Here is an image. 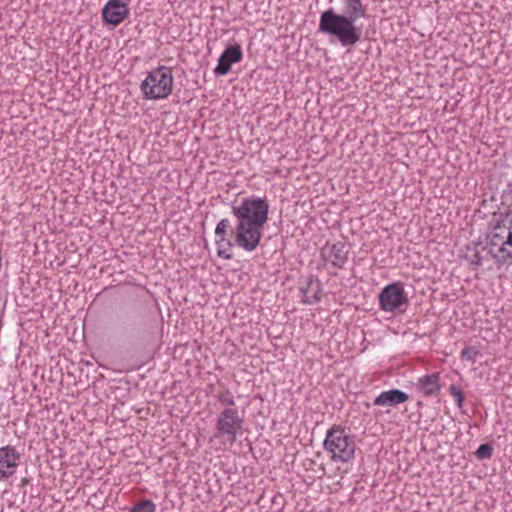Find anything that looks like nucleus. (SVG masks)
<instances>
[{
    "label": "nucleus",
    "mask_w": 512,
    "mask_h": 512,
    "mask_svg": "<svg viewBox=\"0 0 512 512\" xmlns=\"http://www.w3.org/2000/svg\"><path fill=\"white\" fill-rule=\"evenodd\" d=\"M29 482H30V480L28 478L24 477L21 479V486H26L29 484Z\"/></svg>",
    "instance_id": "obj_23"
},
{
    "label": "nucleus",
    "mask_w": 512,
    "mask_h": 512,
    "mask_svg": "<svg viewBox=\"0 0 512 512\" xmlns=\"http://www.w3.org/2000/svg\"><path fill=\"white\" fill-rule=\"evenodd\" d=\"M323 447L331 454L333 461L348 463L354 458L356 450L355 436L348 433L344 427L333 425L327 431Z\"/></svg>",
    "instance_id": "obj_4"
},
{
    "label": "nucleus",
    "mask_w": 512,
    "mask_h": 512,
    "mask_svg": "<svg viewBox=\"0 0 512 512\" xmlns=\"http://www.w3.org/2000/svg\"><path fill=\"white\" fill-rule=\"evenodd\" d=\"M481 242H472L466 246L467 253L464 255V259L468 262L471 270H477L483 264V256L479 249Z\"/></svg>",
    "instance_id": "obj_15"
},
{
    "label": "nucleus",
    "mask_w": 512,
    "mask_h": 512,
    "mask_svg": "<svg viewBox=\"0 0 512 512\" xmlns=\"http://www.w3.org/2000/svg\"><path fill=\"white\" fill-rule=\"evenodd\" d=\"M131 512H155V504L151 500H142L135 504Z\"/></svg>",
    "instance_id": "obj_18"
},
{
    "label": "nucleus",
    "mask_w": 512,
    "mask_h": 512,
    "mask_svg": "<svg viewBox=\"0 0 512 512\" xmlns=\"http://www.w3.org/2000/svg\"><path fill=\"white\" fill-rule=\"evenodd\" d=\"M343 13L328 8L320 15L318 32L336 39L342 47L352 48L361 39L362 28L356 25L367 16V7L361 0H343Z\"/></svg>",
    "instance_id": "obj_2"
},
{
    "label": "nucleus",
    "mask_w": 512,
    "mask_h": 512,
    "mask_svg": "<svg viewBox=\"0 0 512 512\" xmlns=\"http://www.w3.org/2000/svg\"><path fill=\"white\" fill-rule=\"evenodd\" d=\"M243 52L240 44L235 43L225 48L218 59V64L214 69L216 76L227 75L233 64L238 63L242 60Z\"/></svg>",
    "instance_id": "obj_9"
},
{
    "label": "nucleus",
    "mask_w": 512,
    "mask_h": 512,
    "mask_svg": "<svg viewBox=\"0 0 512 512\" xmlns=\"http://www.w3.org/2000/svg\"><path fill=\"white\" fill-rule=\"evenodd\" d=\"M449 392L455 398L456 405L459 408H461L463 406V402H464V395H463V392L461 391V389L458 386L452 384L449 387Z\"/></svg>",
    "instance_id": "obj_20"
},
{
    "label": "nucleus",
    "mask_w": 512,
    "mask_h": 512,
    "mask_svg": "<svg viewBox=\"0 0 512 512\" xmlns=\"http://www.w3.org/2000/svg\"><path fill=\"white\" fill-rule=\"evenodd\" d=\"M492 455L493 447L489 443L481 444L475 452V456L479 460L490 459Z\"/></svg>",
    "instance_id": "obj_16"
},
{
    "label": "nucleus",
    "mask_w": 512,
    "mask_h": 512,
    "mask_svg": "<svg viewBox=\"0 0 512 512\" xmlns=\"http://www.w3.org/2000/svg\"><path fill=\"white\" fill-rule=\"evenodd\" d=\"M243 424L244 416L236 408H224L218 414L210 441L217 439L224 446H233L243 433Z\"/></svg>",
    "instance_id": "obj_5"
},
{
    "label": "nucleus",
    "mask_w": 512,
    "mask_h": 512,
    "mask_svg": "<svg viewBox=\"0 0 512 512\" xmlns=\"http://www.w3.org/2000/svg\"><path fill=\"white\" fill-rule=\"evenodd\" d=\"M479 355V351L474 346L465 347L461 351V358L474 363L476 357Z\"/></svg>",
    "instance_id": "obj_19"
},
{
    "label": "nucleus",
    "mask_w": 512,
    "mask_h": 512,
    "mask_svg": "<svg viewBox=\"0 0 512 512\" xmlns=\"http://www.w3.org/2000/svg\"><path fill=\"white\" fill-rule=\"evenodd\" d=\"M487 244L481 250L493 259L497 268L512 265V210L500 213L486 233Z\"/></svg>",
    "instance_id": "obj_3"
},
{
    "label": "nucleus",
    "mask_w": 512,
    "mask_h": 512,
    "mask_svg": "<svg viewBox=\"0 0 512 512\" xmlns=\"http://www.w3.org/2000/svg\"><path fill=\"white\" fill-rule=\"evenodd\" d=\"M349 248L343 241L335 243L327 242L320 251V257L325 263L331 264L333 267L342 269L348 261Z\"/></svg>",
    "instance_id": "obj_8"
},
{
    "label": "nucleus",
    "mask_w": 512,
    "mask_h": 512,
    "mask_svg": "<svg viewBox=\"0 0 512 512\" xmlns=\"http://www.w3.org/2000/svg\"><path fill=\"white\" fill-rule=\"evenodd\" d=\"M119 321L121 322V324H127L130 320V315L129 313H124L122 315H119L118 317Z\"/></svg>",
    "instance_id": "obj_22"
},
{
    "label": "nucleus",
    "mask_w": 512,
    "mask_h": 512,
    "mask_svg": "<svg viewBox=\"0 0 512 512\" xmlns=\"http://www.w3.org/2000/svg\"><path fill=\"white\" fill-rule=\"evenodd\" d=\"M232 214L236 218L234 229H231L229 219H221L215 228L216 244L225 242L229 248L235 244L247 252L254 251L260 244L262 229L268 221V199L243 198L238 205H232Z\"/></svg>",
    "instance_id": "obj_1"
},
{
    "label": "nucleus",
    "mask_w": 512,
    "mask_h": 512,
    "mask_svg": "<svg viewBox=\"0 0 512 512\" xmlns=\"http://www.w3.org/2000/svg\"><path fill=\"white\" fill-rule=\"evenodd\" d=\"M129 12L127 3L109 0L102 9V18L105 23L117 26L129 16Z\"/></svg>",
    "instance_id": "obj_10"
},
{
    "label": "nucleus",
    "mask_w": 512,
    "mask_h": 512,
    "mask_svg": "<svg viewBox=\"0 0 512 512\" xmlns=\"http://www.w3.org/2000/svg\"><path fill=\"white\" fill-rule=\"evenodd\" d=\"M20 453L14 446L6 445L0 448V478L12 476L20 460Z\"/></svg>",
    "instance_id": "obj_11"
},
{
    "label": "nucleus",
    "mask_w": 512,
    "mask_h": 512,
    "mask_svg": "<svg viewBox=\"0 0 512 512\" xmlns=\"http://www.w3.org/2000/svg\"><path fill=\"white\" fill-rule=\"evenodd\" d=\"M303 294V302L306 304H314L321 300L322 283L314 276H309L306 286L300 288Z\"/></svg>",
    "instance_id": "obj_13"
},
{
    "label": "nucleus",
    "mask_w": 512,
    "mask_h": 512,
    "mask_svg": "<svg viewBox=\"0 0 512 512\" xmlns=\"http://www.w3.org/2000/svg\"><path fill=\"white\" fill-rule=\"evenodd\" d=\"M417 405H418L419 407H420V406H422V402H420V401H419V402L417 403Z\"/></svg>",
    "instance_id": "obj_25"
},
{
    "label": "nucleus",
    "mask_w": 512,
    "mask_h": 512,
    "mask_svg": "<svg viewBox=\"0 0 512 512\" xmlns=\"http://www.w3.org/2000/svg\"><path fill=\"white\" fill-rule=\"evenodd\" d=\"M172 89V70L166 66H159L150 71L140 85L144 99L148 100L165 99L172 93Z\"/></svg>",
    "instance_id": "obj_6"
},
{
    "label": "nucleus",
    "mask_w": 512,
    "mask_h": 512,
    "mask_svg": "<svg viewBox=\"0 0 512 512\" xmlns=\"http://www.w3.org/2000/svg\"><path fill=\"white\" fill-rule=\"evenodd\" d=\"M217 399L222 405H225L227 407L234 408L235 406L234 396L228 389L219 392L217 395Z\"/></svg>",
    "instance_id": "obj_17"
},
{
    "label": "nucleus",
    "mask_w": 512,
    "mask_h": 512,
    "mask_svg": "<svg viewBox=\"0 0 512 512\" xmlns=\"http://www.w3.org/2000/svg\"><path fill=\"white\" fill-rule=\"evenodd\" d=\"M378 300L380 309L385 312L401 310L409 303L401 282L386 285L379 293Z\"/></svg>",
    "instance_id": "obj_7"
},
{
    "label": "nucleus",
    "mask_w": 512,
    "mask_h": 512,
    "mask_svg": "<svg viewBox=\"0 0 512 512\" xmlns=\"http://www.w3.org/2000/svg\"><path fill=\"white\" fill-rule=\"evenodd\" d=\"M217 255L222 258V259H225V260H230L233 258V255L232 253L228 252L226 249H222V248H219L217 250Z\"/></svg>",
    "instance_id": "obj_21"
},
{
    "label": "nucleus",
    "mask_w": 512,
    "mask_h": 512,
    "mask_svg": "<svg viewBox=\"0 0 512 512\" xmlns=\"http://www.w3.org/2000/svg\"><path fill=\"white\" fill-rule=\"evenodd\" d=\"M416 387L419 391L423 392L426 396L438 395L441 385L439 374L433 373L430 375L422 376L418 379Z\"/></svg>",
    "instance_id": "obj_14"
},
{
    "label": "nucleus",
    "mask_w": 512,
    "mask_h": 512,
    "mask_svg": "<svg viewBox=\"0 0 512 512\" xmlns=\"http://www.w3.org/2000/svg\"><path fill=\"white\" fill-rule=\"evenodd\" d=\"M120 2H124V3H127L130 2L131 0H119Z\"/></svg>",
    "instance_id": "obj_24"
},
{
    "label": "nucleus",
    "mask_w": 512,
    "mask_h": 512,
    "mask_svg": "<svg viewBox=\"0 0 512 512\" xmlns=\"http://www.w3.org/2000/svg\"><path fill=\"white\" fill-rule=\"evenodd\" d=\"M409 395L399 389H390L381 392L374 400L373 404L376 406H397L406 402Z\"/></svg>",
    "instance_id": "obj_12"
}]
</instances>
